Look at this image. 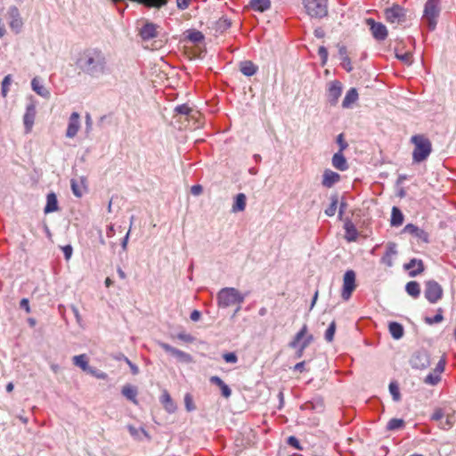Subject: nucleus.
<instances>
[{
	"instance_id": "9d476101",
	"label": "nucleus",
	"mask_w": 456,
	"mask_h": 456,
	"mask_svg": "<svg viewBox=\"0 0 456 456\" xmlns=\"http://www.w3.org/2000/svg\"><path fill=\"white\" fill-rule=\"evenodd\" d=\"M385 16L388 22L400 24L405 21L406 12L402 6L394 4L392 7L386 9Z\"/></svg>"
},
{
	"instance_id": "a18cd8bd",
	"label": "nucleus",
	"mask_w": 456,
	"mask_h": 456,
	"mask_svg": "<svg viewBox=\"0 0 456 456\" xmlns=\"http://www.w3.org/2000/svg\"><path fill=\"white\" fill-rule=\"evenodd\" d=\"M449 409L450 408H436L431 416V419L440 422L444 418V415L447 414Z\"/></svg>"
},
{
	"instance_id": "e433bc0d",
	"label": "nucleus",
	"mask_w": 456,
	"mask_h": 456,
	"mask_svg": "<svg viewBox=\"0 0 456 456\" xmlns=\"http://www.w3.org/2000/svg\"><path fill=\"white\" fill-rule=\"evenodd\" d=\"M73 363L80 367L83 370L87 371L90 368L86 354H79L73 357Z\"/></svg>"
},
{
	"instance_id": "0e129e2a",
	"label": "nucleus",
	"mask_w": 456,
	"mask_h": 456,
	"mask_svg": "<svg viewBox=\"0 0 456 456\" xmlns=\"http://www.w3.org/2000/svg\"><path fill=\"white\" fill-rule=\"evenodd\" d=\"M93 127V120L89 113L86 114V133L89 134Z\"/></svg>"
},
{
	"instance_id": "1a4fd4ad",
	"label": "nucleus",
	"mask_w": 456,
	"mask_h": 456,
	"mask_svg": "<svg viewBox=\"0 0 456 456\" xmlns=\"http://www.w3.org/2000/svg\"><path fill=\"white\" fill-rule=\"evenodd\" d=\"M411 366L417 370H425L430 365V356L425 350L416 351L411 357Z\"/></svg>"
},
{
	"instance_id": "052dcab7",
	"label": "nucleus",
	"mask_w": 456,
	"mask_h": 456,
	"mask_svg": "<svg viewBox=\"0 0 456 456\" xmlns=\"http://www.w3.org/2000/svg\"><path fill=\"white\" fill-rule=\"evenodd\" d=\"M223 358L226 362H230V363H235L238 361V357L235 353L224 354Z\"/></svg>"
},
{
	"instance_id": "6e6552de",
	"label": "nucleus",
	"mask_w": 456,
	"mask_h": 456,
	"mask_svg": "<svg viewBox=\"0 0 456 456\" xmlns=\"http://www.w3.org/2000/svg\"><path fill=\"white\" fill-rule=\"evenodd\" d=\"M356 288V274L353 270H347L343 277L341 297L347 301Z\"/></svg>"
},
{
	"instance_id": "ea45409f",
	"label": "nucleus",
	"mask_w": 456,
	"mask_h": 456,
	"mask_svg": "<svg viewBox=\"0 0 456 456\" xmlns=\"http://www.w3.org/2000/svg\"><path fill=\"white\" fill-rule=\"evenodd\" d=\"M70 185L73 194L78 198L82 197L85 191L84 182L78 183L75 179H71Z\"/></svg>"
},
{
	"instance_id": "473e14b6",
	"label": "nucleus",
	"mask_w": 456,
	"mask_h": 456,
	"mask_svg": "<svg viewBox=\"0 0 456 456\" xmlns=\"http://www.w3.org/2000/svg\"><path fill=\"white\" fill-rule=\"evenodd\" d=\"M388 330H389L391 336L395 339H400L403 336V327L399 322H391L388 325Z\"/></svg>"
},
{
	"instance_id": "5701e85b",
	"label": "nucleus",
	"mask_w": 456,
	"mask_h": 456,
	"mask_svg": "<svg viewBox=\"0 0 456 456\" xmlns=\"http://www.w3.org/2000/svg\"><path fill=\"white\" fill-rule=\"evenodd\" d=\"M331 163L339 171H346L349 167L343 152H336L331 159Z\"/></svg>"
},
{
	"instance_id": "58836bf2",
	"label": "nucleus",
	"mask_w": 456,
	"mask_h": 456,
	"mask_svg": "<svg viewBox=\"0 0 456 456\" xmlns=\"http://www.w3.org/2000/svg\"><path fill=\"white\" fill-rule=\"evenodd\" d=\"M338 199L337 195H332L330 197V204L325 209L324 213L327 216H333L336 214L338 208Z\"/></svg>"
},
{
	"instance_id": "f8f14e48",
	"label": "nucleus",
	"mask_w": 456,
	"mask_h": 456,
	"mask_svg": "<svg viewBox=\"0 0 456 456\" xmlns=\"http://www.w3.org/2000/svg\"><path fill=\"white\" fill-rule=\"evenodd\" d=\"M366 23L370 26L371 35L376 40L384 41L387 37V29L383 23L377 22L371 18L367 19Z\"/></svg>"
},
{
	"instance_id": "13d9d810",
	"label": "nucleus",
	"mask_w": 456,
	"mask_h": 456,
	"mask_svg": "<svg viewBox=\"0 0 456 456\" xmlns=\"http://www.w3.org/2000/svg\"><path fill=\"white\" fill-rule=\"evenodd\" d=\"M287 443L289 445L294 447L295 449H297L299 451H302L303 448L300 446V443L298 441V439L296 437V436H289L287 440Z\"/></svg>"
},
{
	"instance_id": "dca6fc26",
	"label": "nucleus",
	"mask_w": 456,
	"mask_h": 456,
	"mask_svg": "<svg viewBox=\"0 0 456 456\" xmlns=\"http://www.w3.org/2000/svg\"><path fill=\"white\" fill-rule=\"evenodd\" d=\"M80 116L77 112H72L69 118L68 127L66 131V136L68 138H73L77 135L80 128Z\"/></svg>"
},
{
	"instance_id": "a211bd4d",
	"label": "nucleus",
	"mask_w": 456,
	"mask_h": 456,
	"mask_svg": "<svg viewBox=\"0 0 456 456\" xmlns=\"http://www.w3.org/2000/svg\"><path fill=\"white\" fill-rule=\"evenodd\" d=\"M340 175L330 169H325L322 174V185L325 188H331L340 181Z\"/></svg>"
},
{
	"instance_id": "5fc2aeb1",
	"label": "nucleus",
	"mask_w": 456,
	"mask_h": 456,
	"mask_svg": "<svg viewBox=\"0 0 456 456\" xmlns=\"http://www.w3.org/2000/svg\"><path fill=\"white\" fill-rule=\"evenodd\" d=\"M87 372L99 379H106L108 377V375L105 372L93 367H90Z\"/></svg>"
},
{
	"instance_id": "338daca9",
	"label": "nucleus",
	"mask_w": 456,
	"mask_h": 456,
	"mask_svg": "<svg viewBox=\"0 0 456 456\" xmlns=\"http://www.w3.org/2000/svg\"><path fill=\"white\" fill-rule=\"evenodd\" d=\"M341 65L348 72H350L353 69L349 57H345L344 60L341 61Z\"/></svg>"
},
{
	"instance_id": "f257e3e1",
	"label": "nucleus",
	"mask_w": 456,
	"mask_h": 456,
	"mask_svg": "<svg viewBox=\"0 0 456 456\" xmlns=\"http://www.w3.org/2000/svg\"><path fill=\"white\" fill-rule=\"evenodd\" d=\"M79 71L93 79L109 76L112 72L108 54L99 47L82 50L76 60Z\"/></svg>"
},
{
	"instance_id": "6e6d98bb",
	"label": "nucleus",
	"mask_w": 456,
	"mask_h": 456,
	"mask_svg": "<svg viewBox=\"0 0 456 456\" xmlns=\"http://www.w3.org/2000/svg\"><path fill=\"white\" fill-rule=\"evenodd\" d=\"M188 38L193 43H200L204 39V36L200 31H193L189 34Z\"/></svg>"
},
{
	"instance_id": "864d4df0",
	"label": "nucleus",
	"mask_w": 456,
	"mask_h": 456,
	"mask_svg": "<svg viewBox=\"0 0 456 456\" xmlns=\"http://www.w3.org/2000/svg\"><path fill=\"white\" fill-rule=\"evenodd\" d=\"M176 338L186 343H192L195 341V338L192 335L186 333L185 331L179 332L176 335Z\"/></svg>"
},
{
	"instance_id": "72a5a7b5",
	"label": "nucleus",
	"mask_w": 456,
	"mask_h": 456,
	"mask_svg": "<svg viewBox=\"0 0 456 456\" xmlns=\"http://www.w3.org/2000/svg\"><path fill=\"white\" fill-rule=\"evenodd\" d=\"M403 223V215L397 207H393L391 213V226H400Z\"/></svg>"
},
{
	"instance_id": "de8ad7c7",
	"label": "nucleus",
	"mask_w": 456,
	"mask_h": 456,
	"mask_svg": "<svg viewBox=\"0 0 456 456\" xmlns=\"http://www.w3.org/2000/svg\"><path fill=\"white\" fill-rule=\"evenodd\" d=\"M335 331H336V322L333 321L330 322V324L329 325L328 329L325 331L324 338H325L326 341H328V342L333 341Z\"/></svg>"
},
{
	"instance_id": "3c124183",
	"label": "nucleus",
	"mask_w": 456,
	"mask_h": 456,
	"mask_svg": "<svg viewBox=\"0 0 456 456\" xmlns=\"http://www.w3.org/2000/svg\"><path fill=\"white\" fill-rule=\"evenodd\" d=\"M11 83H12V76L11 75L5 76L2 81L1 94H2L3 97H5L7 95Z\"/></svg>"
},
{
	"instance_id": "ddd939ff",
	"label": "nucleus",
	"mask_w": 456,
	"mask_h": 456,
	"mask_svg": "<svg viewBox=\"0 0 456 456\" xmlns=\"http://www.w3.org/2000/svg\"><path fill=\"white\" fill-rule=\"evenodd\" d=\"M341 94L342 84L339 81L334 80L329 84L327 97L330 105L334 106L338 103Z\"/></svg>"
},
{
	"instance_id": "6ab92c4d",
	"label": "nucleus",
	"mask_w": 456,
	"mask_h": 456,
	"mask_svg": "<svg viewBox=\"0 0 456 456\" xmlns=\"http://www.w3.org/2000/svg\"><path fill=\"white\" fill-rule=\"evenodd\" d=\"M158 26L152 22H146L140 29L139 35L142 40L147 41L158 36Z\"/></svg>"
},
{
	"instance_id": "c9c22d12",
	"label": "nucleus",
	"mask_w": 456,
	"mask_h": 456,
	"mask_svg": "<svg viewBox=\"0 0 456 456\" xmlns=\"http://www.w3.org/2000/svg\"><path fill=\"white\" fill-rule=\"evenodd\" d=\"M405 290L413 298H417L420 295V286L418 281H409L405 286Z\"/></svg>"
},
{
	"instance_id": "39448f33",
	"label": "nucleus",
	"mask_w": 456,
	"mask_h": 456,
	"mask_svg": "<svg viewBox=\"0 0 456 456\" xmlns=\"http://www.w3.org/2000/svg\"><path fill=\"white\" fill-rule=\"evenodd\" d=\"M328 0H303L306 12L313 18H322L327 15Z\"/></svg>"
},
{
	"instance_id": "2f4dec72",
	"label": "nucleus",
	"mask_w": 456,
	"mask_h": 456,
	"mask_svg": "<svg viewBox=\"0 0 456 456\" xmlns=\"http://www.w3.org/2000/svg\"><path fill=\"white\" fill-rule=\"evenodd\" d=\"M307 330V325L304 324L300 330L295 335L293 339L289 342V346L291 348H297L305 339Z\"/></svg>"
},
{
	"instance_id": "c756f323",
	"label": "nucleus",
	"mask_w": 456,
	"mask_h": 456,
	"mask_svg": "<svg viewBox=\"0 0 456 456\" xmlns=\"http://www.w3.org/2000/svg\"><path fill=\"white\" fill-rule=\"evenodd\" d=\"M249 6L256 12H264L271 8V1L250 0Z\"/></svg>"
},
{
	"instance_id": "9b49d317",
	"label": "nucleus",
	"mask_w": 456,
	"mask_h": 456,
	"mask_svg": "<svg viewBox=\"0 0 456 456\" xmlns=\"http://www.w3.org/2000/svg\"><path fill=\"white\" fill-rule=\"evenodd\" d=\"M158 345L165 350L167 354H170L172 356L176 358L179 362L184 363H191L192 362V357L190 354L185 353L180 349H177L167 343L159 341Z\"/></svg>"
},
{
	"instance_id": "2eb2a0df",
	"label": "nucleus",
	"mask_w": 456,
	"mask_h": 456,
	"mask_svg": "<svg viewBox=\"0 0 456 456\" xmlns=\"http://www.w3.org/2000/svg\"><path fill=\"white\" fill-rule=\"evenodd\" d=\"M403 232L412 235L421 242H429V234L426 231L419 228L413 224H408L407 225H405Z\"/></svg>"
},
{
	"instance_id": "4be33fe9",
	"label": "nucleus",
	"mask_w": 456,
	"mask_h": 456,
	"mask_svg": "<svg viewBox=\"0 0 456 456\" xmlns=\"http://www.w3.org/2000/svg\"><path fill=\"white\" fill-rule=\"evenodd\" d=\"M397 254L395 243L390 242L387 246V250L384 256L381 257V263L388 267L393 265V256Z\"/></svg>"
},
{
	"instance_id": "cd10ccee",
	"label": "nucleus",
	"mask_w": 456,
	"mask_h": 456,
	"mask_svg": "<svg viewBox=\"0 0 456 456\" xmlns=\"http://www.w3.org/2000/svg\"><path fill=\"white\" fill-rule=\"evenodd\" d=\"M358 100V92L355 88H350L342 102V107L345 109L351 108L352 105Z\"/></svg>"
},
{
	"instance_id": "393cba45",
	"label": "nucleus",
	"mask_w": 456,
	"mask_h": 456,
	"mask_svg": "<svg viewBox=\"0 0 456 456\" xmlns=\"http://www.w3.org/2000/svg\"><path fill=\"white\" fill-rule=\"evenodd\" d=\"M160 403L168 413H174L176 411V405L167 390L160 396Z\"/></svg>"
},
{
	"instance_id": "603ef678",
	"label": "nucleus",
	"mask_w": 456,
	"mask_h": 456,
	"mask_svg": "<svg viewBox=\"0 0 456 456\" xmlns=\"http://www.w3.org/2000/svg\"><path fill=\"white\" fill-rule=\"evenodd\" d=\"M128 430L130 434L137 439H142V436H147V433L143 428H136L133 426H129Z\"/></svg>"
},
{
	"instance_id": "79ce46f5",
	"label": "nucleus",
	"mask_w": 456,
	"mask_h": 456,
	"mask_svg": "<svg viewBox=\"0 0 456 456\" xmlns=\"http://www.w3.org/2000/svg\"><path fill=\"white\" fill-rule=\"evenodd\" d=\"M305 409H312L314 411H322L323 409V400L322 398H315L313 401L307 402L305 404Z\"/></svg>"
},
{
	"instance_id": "4c0bfd02",
	"label": "nucleus",
	"mask_w": 456,
	"mask_h": 456,
	"mask_svg": "<svg viewBox=\"0 0 456 456\" xmlns=\"http://www.w3.org/2000/svg\"><path fill=\"white\" fill-rule=\"evenodd\" d=\"M231 25V20L225 16H223L216 22V31L223 33L227 30Z\"/></svg>"
},
{
	"instance_id": "8fccbe9b",
	"label": "nucleus",
	"mask_w": 456,
	"mask_h": 456,
	"mask_svg": "<svg viewBox=\"0 0 456 456\" xmlns=\"http://www.w3.org/2000/svg\"><path fill=\"white\" fill-rule=\"evenodd\" d=\"M395 57L407 65H411L412 62V54L410 52H406L403 53L396 52Z\"/></svg>"
},
{
	"instance_id": "bb28decb",
	"label": "nucleus",
	"mask_w": 456,
	"mask_h": 456,
	"mask_svg": "<svg viewBox=\"0 0 456 456\" xmlns=\"http://www.w3.org/2000/svg\"><path fill=\"white\" fill-rule=\"evenodd\" d=\"M58 200L54 192H50L46 196V205L44 208L45 214L53 213L58 210Z\"/></svg>"
},
{
	"instance_id": "09e8293b",
	"label": "nucleus",
	"mask_w": 456,
	"mask_h": 456,
	"mask_svg": "<svg viewBox=\"0 0 456 456\" xmlns=\"http://www.w3.org/2000/svg\"><path fill=\"white\" fill-rule=\"evenodd\" d=\"M444 320V316L442 314V309H438L437 314L433 317H426L425 322L433 325L435 323H439Z\"/></svg>"
},
{
	"instance_id": "7ed1b4c3",
	"label": "nucleus",
	"mask_w": 456,
	"mask_h": 456,
	"mask_svg": "<svg viewBox=\"0 0 456 456\" xmlns=\"http://www.w3.org/2000/svg\"><path fill=\"white\" fill-rule=\"evenodd\" d=\"M245 300V295L235 288H223L217 293V305L221 308H226L234 304L240 305Z\"/></svg>"
},
{
	"instance_id": "a19ab883",
	"label": "nucleus",
	"mask_w": 456,
	"mask_h": 456,
	"mask_svg": "<svg viewBox=\"0 0 456 456\" xmlns=\"http://www.w3.org/2000/svg\"><path fill=\"white\" fill-rule=\"evenodd\" d=\"M405 423L403 419L394 418L387 422V428L388 430H399L402 429Z\"/></svg>"
},
{
	"instance_id": "e2e57ef3",
	"label": "nucleus",
	"mask_w": 456,
	"mask_h": 456,
	"mask_svg": "<svg viewBox=\"0 0 456 456\" xmlns=\"http://www.w3.org/2000/svg\"><path fill=\"white\" fill-rule=\"evenodd\" d=\"M444 367H445V361H444V360H443V359H441V360L437 362V364H436V368L434 369V371H435L436 374H438V375H440V376H441L442 372H444Z\"/></svg>"
},
{
	"instance_id": "774afa93",
	"label": "nucleus",
	"mask_w": 456,
	"mask_h": 456,
	"mask_svg": "<svg viewBox=\"0 0 456 456\" xmlns=\"http://www.w3.org/2000/svg\"><path fill=\"white\" fill-rule=\"evenodd\" d=\"M313 340L314 336L306 333L305 339L301 342L303 348H306L313 342Z\"/></svg>"
},
{
	"instance_id": "aec40b11",
	"label": "nucleus",
	"mask_w": 456,
	"mask_h": 456,
	"mask_svg": "<svg viewBox=\"0 0 456 456\" xmlns=\"http://www.w3.org/2000/svg\"><path fill=\"white\" fill-rule=\"evenodd\" d=\"M345 238L347 241H355L358 238V232L351 219L346 218L344 221Z\"/></svg>"
},
{
	"instance_id": "bf43d9fd",
	"label": "nucleus",
	"mask_w": 456,
	"mask_h": 456,
	"mask_svg": "<svg viewBox=\"0 0 456 456\" xmlns=\"http://www.w3.org/2000/svg\"><path fill=\"white\" fill-rule=\"evenodd\" d=\"M318 54L322 59V64L325 65L328 61V50L324 46H320L318 50Z\"/></svg>"
},
{
	"instance_id": "c03bdc74",
	"label": "nucleus",
	"mask_w": 456,
	"mask_h": 456,
	"mask_svg": "<svg viewBox=\"0 0 456 456\" xmlns=\"http://www.w3.org/2000/svg\"><path fill=\"white\" fill-rule=\"evenodd\" d=\"M389 392L393 397L395 402H399L401 400V394L399 390V387L396 382L392 381L389 384Z\"/></svg>"
},
{
	"instance_id": "69168bd1",
	"label": "nucleus",
	"mask_w": 456,
	"mask_h": 456,
	"mask_svg": "<svg viewBox=\"0 0 456 456\" xmlns=\"http://www.w3.org/2000/svg\"><path fill=\"white\" fill-rule=\"evenodd\" d=\"M62 251H63L65 259L69 260L72 256L73 248H72L71 245H66V246L62 247Z\"/></svg>"
},
{
	"instance_id": "4d7b16f0",
	"label": "nucleus",
	"mask_w": 456,
	"mask_h": 456,
	"mask_svg": "<svg viewBox=\"0 0 456 456\" xmlns=\"http://www.w3.org/2000/svg\"><path fill=\"white\" fill-rule=\"evenodd\" d=\"M337 143L339 146V151L338 152H343V151L348 147V143L345 141L343 134L337 136Z\"/></svg>"
},
{
	"instance_id": "20e7f679",
	"label": "nucleus",
	"mask_w": 456,
	"mask_h": 456,
	"mask_svg": "<svg viewBox=\"0 0 456 456\" xmlns=\"http://www.w3.org/2000/svg\"><path fill=\"white\" fill-rule=\"evenodd\" d=\"M439 3L440 0H428L425 4L423 20L431 31L436 28L437 24V18L440 13Z\"/></svg>"
},
{
	"instance_id": "680f3d73",
	"label": "nucleus",
	"mask_w": 456,
	"mask_h": 456,
	"mask_svg": "<svg viewBox=\"0 0 456 456\" xmlns=\"http://www.w3.org/2000/svg\"><path fill=\"white\" fill-rule=\"evenodd\" d=\"M184 403H185V407H186V410L188 411H191L195 409V406L192 403V400H191V397L189 394H187L184 397Z\"/></svg>"
},
{
	"instance_id": "49530a36",
	"label": "nucleus",
	"mask_w": 456,
	"mask_h": 456,
	"mask_svg": "<svg viewBox=\"0 0 456 456\" xmlns=\"http://www.w3.org/2000/svg\"><path fill=\"white\" fill-rule=\"evenodd\" d=\"M441 380V376L436 374L434 370L426 376L424 382L428 385L436 386Z\"/></svg>"
},
{
	"instance_id": "412c9836",
	"label": "nucleus",
	"mask_w": 456,
	"mask_h": 456,
	"mask_svg": "<svg viewBox=\"0 0 456 456\" xmlns=\"http://www.w3.org/2000/svg\"><path fill=\"white\" fill-rule=\"evenodd\" d=\"M31 87L32 90L41 97L45 99H49L51 97L50 91L44 86V85L38 77H34L31 80Z\"/></svg>"
},
{
	"instance_id": "f3484780",
	"label": "nucleus",
	"mask_w": 456,
	"mask_h": 456,
	"mask_svg": "<svg viewBox=\"0 0 456 456\" xmlns=\"http://www.w3.org/2000/svg\"><path fill=\"white\" fill-rule=\"evenodd\" d=\"M403 268L409 271L411 277H416L424 272V264L421 259L412 258L409 263L404 264Z\"/></svg>"
},
{
	"instance_id": "423d86ee",
	"label": "nucleus",
	"mask_w": 456,
	"mask_h": 456,
	"mask_svg": "<svg viewBox=\"0 0 456 456\" xmlns=\"http://www.w3.org/2000/svg\"><path fill=\"white\" fill-rule=\"evenodd\" d=\"M443 295V288L437 281L429 280L425 282L424 296L430 304L437 303Z\"/></svg>"
},
{
	"instance_id": "c85d7f7f",
	"label": "nucleus",
	"mask_w": 456,
	"mask_h": 456,
	"mask_svg": "<svg viewBox=\"0 0 456 456\" xmlns=\"http://www.w3.org/2000/svg\"><path fill=\"white\" fill-rule=\"evenodd\" d=\"M257 69V66L255 65L251 61H244L240 63V72L247 77L255 75Z\"/></svg>"
},
{
	"instance_id": "7c9ffc66",
	"label": "nucleus",
	"mask_w": 456,
	"mask_h": 456,
	"mask_svg": "<svg viewBox=\"0 0 456 456\" xmlns=\"http://www.w3.org/2000/svg\"><path fill=\"white\" fill-rule=\"evenodd\" d=\"M121 394L129 401L133 402L134 403H137V388L131 385H126L122 387Z\"/></svg>"
},
{
	"instance_id": "0eeeda50",
	"label": "nucleus",
	"mask_w": 456,
	"mask_h": 456,
	"mask_svg": "<svg viewBox=\"0 0 456 456\" xmlns=\"http://www.w3.org/2000/svg\"><path fill=\"white\" fill-rule=\"evenodd\" d=\"M4 17L7 20L12 31L15 34H19L23 27V20L19 9L13 5L10 6Z\"/></svg>"
},
{
	"instance_id": "b1692460",
	"label": "nucleus",
	"mask_w": 456,
	"mask_h": 456,
	"mask_svg": "<svg viewBox=\"0 0 456 456\" xmlns=\"http://www.w3.org/2000/svg\"><path fill=\"white\" fill-rule=\"evenodd\" d=\"M209 382L213 385L217 386L220 388L221 394L224 398H229L231 396V388L222 380L221 378H219L218 376H212L209 379Z\"/></svg>"
},
{
	"instance_id": "37998d69",
	"label": "nucleus",
	"mask_w": 456,
	"mask_h": 456,
	"mask_svg": "<svg viewBox=\"0 0 456 456\" xmlns=\"http://www.w3.org/2000/svg\"><path fill=\"white\" fill-rule=\"evenodd\" d=\"M192 109L188 104H180L175 108V112L179 115H184L187 117H193Z\"/></svg>"
},
{
	"instance_id": "f704fd0d",
	"label": "nucleus",
	"mask_w": 456,
	"mask_h": 456,
	"mask_svg": "<svg viewBox=\"0 0 456 456\" xmlns=\"http://www.w3.org/2000/svg\"><path fill=\"white\" fill-rule=\"evenodd\" d=\"M247 198L244 193H239L235 197L234 203L232 205V212L243 211L246 208Z\"/></svg>"
},
{
	"instance_id": "4468645a",
	"label": "nucleus",
	"mask_w": 456,
	"mask_h": 456,
	"mask_svg": "<svg viewBox=\"0 0 456 456\" xmlns=\"http://www.w3.org/2000/svg\"><path fill=\"white\" fill-rule=\"evenodd\" d=\"M37 110L34 103H29L26 107V111L23 116V124L25 127V133L29 134L34 126Z\"/></svg>"
},
{
	"instance_id": "a878e982",
	"label": "nucleus",
	"mask_w": 456,
	"mask_h": 456,
	"mask_svg": "<svg viewBox=\"0 0 456 456\" xmlns=\"http://www.w3.org/2000/svg\"><path fill=\"white\" fill-rule=\"evenodd\" d=\"M455 421V411L450 408L447 414L444 415V418L440 421L439 427L444 430H448L453 427Z\"/></svg>"
},
{
	"instance_id": "f03ea898",
	"label": "nucleus",
	"mask_w": 456,
	"mask_h": 456,
	"mask_svg": "<svg viewBox=\"0 0 456 456\" xmlns=\"http://www.w3.org/2000/svg\"><path fill=\"white\" fill-rule=\"evenodd\" d=\"M414 144L412 159L415 163H420L428 159L432 151V144L429 139L422 134H416L411 138Z\"/></svg>"
}]
</instances>
